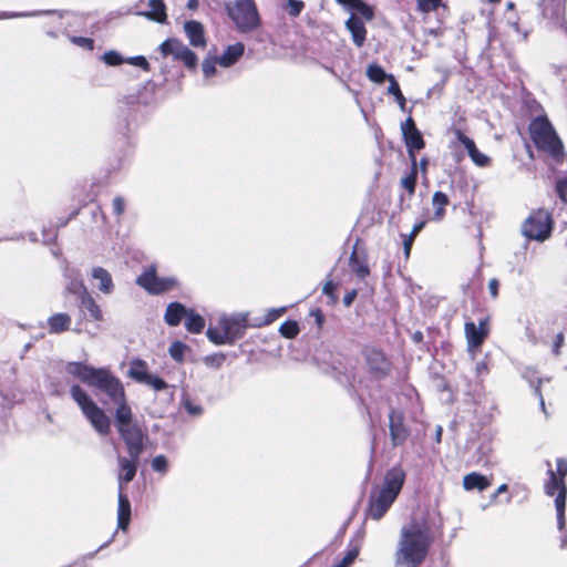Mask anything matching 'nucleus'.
Wrapping results in <instances>:
<instances>
[{"label": "nucleus", "mask_w": 567, "mask_h": 567, "mask_svg": "<svg viewBox=\"0 0 567 567\" xmlns=\"http://www.w3.org/2000/svg\"><path fill=\"white\" fill-rule=\"evenodd\" d=\"M423 227H424V223L423 221L414 225V227H413V229H412V231L410 234V237L414 238L421 231V229Z\"/></svg>", "instance_id": "obj_51"}, {"label": "nucleus", "mask_w": 567, "mask_h": 567, "mask_svg": "<svg viewBox=\"0 0 567 567\" xmlns=\"http://www.w3.org/2000/svg\"><path fill=\"white\" fill-rule=\"evenodd\" d=\"M560 547L561 548H567V536L561 539Z\"/></svg>", "instance_id": "obj_61"}, {"label": "nucleus", "mask_w": 567, "mask_h": 567, "mask_svg": "<svg viewBox=\"0 0 567 567\" xmlns=\"http://www.w3.org/2000/svg\"><path fill=\"white\" fill-rule=\"evenodd\" d=\"M198 7V0H188L187 8L190 10H195Z\"/></svg>", "instance_id": "obj_57"}, {"label": "nucleus", "mask_w": 567, "mask_h": 567, "mask_svg": "<svg viewBox=\"0 0 567 567\" xmlns=\"http://www.w3.org/2000/svg\"><path fill=\"white\" fill-rule=\"evenodd\" d=\"M333 290H334V286L331 281L327 282L323 287V292L326 295H329V296L332 295Z\"/></svg>", "instance_id": "obj_53"}, {"label": "nucleus", "mask_w": 567, "mask_h": 567, "mask_svg": "<svg viewBox=\"0 0 567 567\" xmlns=\"http://www.w3.org/2000/svg\"><path fill=\"white\" fill-rule=\"evenodd\" d=\"M163 56L172 55L173 59L182 61L188 69H195L197 65L196 54L189 50L181 40L168 39L159 45Z\"/></svg>", "instance_id": "obj_11"}, {"label": "nucleus", "mask_w": 567, "mask_h": 567, "mask_svg": "<svg viewBox=\"0 0 567 567\" xmlns=\"http://www.w3.org/2000/svg\"><path fill=\"white\" fill-rule=\"evenodd\" d=\"M336 1L342 6L353 8L357 0H336Z\"/></svg>", "instance_id": "obj_55"}, {"label": "nucleus", "mask_w": 567, "mask_h": 567, "mask_svg": "<svg viewBox=\"0 0 567 567\" xmlns=\"http://www.w3.org/2000/svg\"><path fill=\"white\" fill-rule=\"evenodd\" d=\"M137 284L150 293H162L172 290L178 286V281L173 278H159L156 276L155 268L150 267L138 278Z\"/></svg>", "instance_id": "obj_12"}, {"label": "nucleus", "mask_w": 567, "mask_h": 567, "mask_svg": "<svg viewBox=\"0 0 567 567\" xmlns=\"http://www.w3.org/2000/svg\"><path fill=\"white\" fill-rule=\"evenodd\" d=\"M455 137L457 142H460L463 147L467 151V154L471 161L478 167H487L491 164V157L484 153H482L477 147L475 142L466 136L462 131H455Z\"/></svg>", "instance_id": "obj_14"}, {"label": "nucleus", "mask_w": 567, "mask_h": 567, "mask_svg": "<svg viewBox=\"0 0 567 567\" xmlns=\"http://www.w3.org/2000/svg\"><path fill=\"white\" fill-rule=\"evenodd\" d=\"M143 441V435L141 434V442ZM142 451V444L140 445V451L136 455H132L130 452L131 460H127L125 457H118V465H120V473H118V484L122 488L123 483L131 482L135 474H136V467H137V458Z\"/></svg>", "instance_id": "obj_16"}, {"label": "nucleus", "mask_w": 567, "mask_h": 567, "mask_svg": "<svg viewBox=\"0 0 567 567\" xmlns=\"http://www.w3.org/2000/svg\"><path fill=\"white\" fill-rule=\"evenodd\" d=\"M507 492V485L506 484H502L497 491L495 492V494L493 495V499H495L499 494L502 493H505Z\"/></svg>", "instance_id": "obj_56"}, {"label": "nucleus", "mask_w": 567, "mask_h": 567, "mask_svg": "<svg viewBox=\"0 0 567 567\" xmlns=\"http://www.w3.org/2000/svg\"><path fill=\"white\" fill-rule=\"evenodd\" d=\"M390 431L393 443L401 444L406 437V431L402 425V416L399 413L390 414Z\"/></svg>", "instance_id": "obj_24"}, {"label": "nucleus", "mask_w": 567, "mask_h": 567, "mask_svg": "<svg viewBox=\"0 0 567 567\" xmlns=\"http://www.w3.org/2000/svg\"><path fill=\"white\" fill-rule=\"evenodd\" d=\"M70 393L96 433L100 435L109 434L111 431V420L89 393L79 385L71 386Z\"/></svg>", "instance_id": "obj_5"}, {"label": "nucleus", "mask_w": 567, "mask_h": 567, "mask_svg": "<svg viewBox=\"0 0 567 567\" xmlns=\"http://www.w3.org/2000/svg\"><path fill=\"white\" fill-rule=\"evenodd\" d=\"M355 9L361 16H363L367 20H371L373 18V11L372 9L363 3L360 0H357L353 8Z\"/></svg>", "instance_id": "obj_38"}, {"label": "nucleus", "mask_w": 567, "mask_h": 567, "mask_svg": "<svg viewBox=\"0 0 567 567\" xmlns=\"http://www.w3.org/2000/svg\"><path fill=\"white\" fill-rule=\"evenodd\" d=\"M248 315L244 312L221 316L219 318L220 328L209 327L207 329L208 339L215 344L233 343L240 338L247 328Z\"/></svg>", "instance_id": "obj_6"}, {"label": "nucleus", "mask_w": 567, "mask_h": 567, "mask_svg": "<svg viewBox=\"0 0 567 567\" xmlns=\"http://www.w3.org/2000/svg\"><path fill=\"white\" fill-rule=\"evenodd\" d=\"M395 100L398 101L399 106L401 107V110H404L406 102H405V97L403 96V94L400 93V95H395Z\"/></svg>", "instance_id": "obj_54"}, {"label": "nucleus", "mask_w": 567, "mask_h": 567, "mask_svg": "<svg viewBox=\"0 0 567 567\" xmlns=\"http://www.w3.org/2000/svg\"><path fill=\"white\" fill-rule=\"evenodd\" d=\"M402 135L408 147V152L411 158L412 164L416 165V157L414 152L420 151L424 147V141L416 128L414 121L412 117H409L404 123L401 124Z\"/></svg>", "instance_id": "obj_13"}, {"label": "nucleus", "mask_w": 567, "mask_h": 567, "mask_svg": "<svg viewBox=\"0 0 567 567\" xmlns=\"http://www.w3.org/2000/svg\"><path fill=\"white\" fill-rule=\"evenodd\" d=\"M440 0H417L420 10L430 12L437 8Z\"/></svg>", "instance_id": "obj_41"}, {"label": "nucleus", "mask_w": 567, "mask_h": 567, "mask_svg": "<svg viewBox=\"0 0 567 567\" xmlns=\"http://www.w3.org/2000/svg\"><path fill=\"white\" fill-rule=\"evenodd\" d=\"M128 377L138 383L151 386L155 391H162L167 388V383L158 375L152 374L148 371V365L141 359H135L130 362Z\"/></svg>", "instance_id": "obj_10"}, {"label": "nucleus", "mask_w": 567, "mask_h": 567, "mask_svg": "<svg viewBox=\"0 0 567 567\" xmlns=\"http://www.w3.org/2000/svg\"><path fill=\"white\" fill-rule=\"evenodd\" d=\"M529 133L535 145L559 162L564 157V146L553 125L545 116L536 117L529 125Z\"/></svg>", "instance_id": "obj_4"}, {"label": "nucleus", "mask_w": 567, "mask_h": 567, "mask_svg": "<svg viewBox=\"0 0 567 567\" xmlns=\"http://www.w3.org/2000/svg\"><path fill=\"white\" fill-rule=\"evenodd\" d=\"M464 330L470 350L480 348L488 334L486 320H482L478 326L474 322H466Z\"/></svg>", "instance_id": "obj_15"}, {"label": "nucleus", "mask_w": 567, "mask_h": 567, "mask_svg": "<svg viewBox=\"0 0 567 567\" xmlns=\"http://www.w3.org/2000/svg\"><path fill=\"white\" fill-rule=\"evenodd\" d=\"M415 183H416V165L414 166L412 164V171H411L410 175L402 178L401 184L410 193V195H412L415 189Z\"/></svg>", "instance_id": "obj_34"}, {"label": "nucleus", "mask_w": 567, "mask_h": 567, "mask_svg": "<svg viewBox=\"0 0 567 567\" xmlns=\"http://www.w3.org/2000/svg\"><path fill=\"white\" fill-rule=\"evenodd\" d=\"M557 193L563 202H566L567 179L559 181L556 185Z\"/></svg>", "instance_id": "obj_47"}, {"label": "nucleus", "mask_w": 567, "mask_h": 567, "mask_svg": "<svg viewBox=\"0 0 567 567\" xmlns=\"http://www.w3.org/2000/svg\"><path fill=\"white\" fill-rule=\"evenodd\" d=\"M218 64V59L216 58H207L203 62V73L205 78L214 76L217 72L216 65Z\"/></svg>", "instance_id": "obj_35"}, {"label": "nucleus", "mask_w": 567, "mask_h": 567, "mask_svg": "<svg viewBox=\"0 0 567 567\" xmlns=\"http://www.w3.org/2000/svg\"><path fill=\"white\" fill-rule=\"evenodd\" d=\"M65 371L94 389L104 392L115 404L117 431L127 445V451L136 455L141 445V430L132 424L133 413L126 401L124 386L109 369L93 368L79 362H69Z\"/></svg>", "instance_id": "obj_1"}, {"label": "nucleus", "mask_w": 567, "mask_h": 567, "mask_svg": "<svg viewBox=\"0 0 567 567\" xmlns=\"http://www.w3.org/2000/svg\"><path fill=\"white\" fill-rule=\"evenodd\" d=\"M433 543L430 525L423 518L412 519L400 529L394 553L398 567H419L427 557Z\"/></svg>", "instance_id": "obj_2"}, {"label": "nucleus", "mask_w": 567, "mask_h": 567, "mask_svg": "<svg viewBox=\"0 0 567 567\" xmlns=\"http://www.w3.org/2000/svg\"><path fill=\"white\" fill-rule=\"evenodd\" d=\"M152 467L156 472H163V473L166 472L167 461H166L165 456L157 455L156 457H154L152 461Z\"/></svg>", "instance_id": "obj_40"}, {"label": "nucleus", "mask_w": 567, "mask_h": 567, "mask_svg": "<svg viewBox=\"0 0 567 567\" xmlns=\"http://www.w3.org/2000/svg\"><path fill=\"white\" fill-rule=\"evenodd\" d=\"M279 331L284 337L291 339L299 333V327L296 321H285Z\"/></svg>", "instance_id": "obj_33"}, {"label": "nucleus", "mask_w": 567, "mask_h": 567, "mask_svg": "<svg viewBox=\"0 0 567 567\" xmlns=\"http://www.w3.org/2000/svg\"><path fill=\"white\" fill-rule=\"evenodd\" d=\"M20 16L21 14L3 12L0 14V19H11V18L20 17Z\"/></svg>", "instance_id": "obj_58"}, {"label": "nucleus", "mask_w": 567, "mask_h": 567, "mask_svg": "<svg viewBox=\"0 0 567 567\" xmlns=\"http://www.w3.org/2000/svg\"><path fill=\"white\" fill-rule=\"evenodd\" d=\"M187 410L192 414H198L200 412V409L198 406H193L190 404H187Z\"/></svg>", "instance_id": "obj_59"}, {"label": "nucleus", "mask_w": 567, "mask_h": 567, "mask_svg": "<svg viewBox=\"0 0 567 567\" xmlns=\"http://www.w3.org/2000/svg\"><path fill=\"white\" fill-rule=\"evenodd\" d=\"M551 233V219L548 212L538 209L534 212L523 225V234L538 241H544Z\"/></svg>", "instance_id": "obj_9"}, {"label": "nucleus", "mask_w": 567, "mask_h": 567, "mask_svg": "<svg viewBox=\"0 0 567 567\" xmlns=\"http://www.w3.org/2000/svg\"><path fill=\"white\" fill-rule=\"evenodd\" d=\"M489 2H498L499 0H488Z\"/></svg>", "instance_id": "obj_62"}, {"label": "nucleus", "mask_w": 567, "mask_h": 567, "mask_svg": "<svg viewBox=\"0 0 567 567\" xmlns=\"http://www.w3.org/2000/svg\"><path fill=\"white\" fill-rule=\"evenodd\" d=\"M113 210H114V214L116 216H121L124 210H125V200L123 197L121 196H116L114 199H113Z\"/></svg>", "instance_id": "obj_42"}, {"label": "nucleus", "mask_w": 567, "mask_h": 567, "mask_svg": "<svg viewBox=\"0 0 567 567\" xmlns=\"http://www.w3.org/2000/svg\"><path fill=\"white\" fill-rule=\"evenodd\" d=\"M348 30L351 32L352 40L355 45L361 47L365 41L367 30L363 22L352 14L346 22Z\"/></svg>", "instance_id": "obj_22"}, {"label": "nucleus", "mask_w": 567, "mask_h": 567, "mask_svg": "<svg viewBox=\"0 0 567 567\" xmlns=\"http://www.w3.org/2000/svg\"><path fill=\"white\" fill-rule=\"evenodd\" d=\"M488 289H489V292H491V296L493 298H497L498 296V280L493 278L489 280L488 282Z\"/></svg>", "instance_id": "obj_49"}, {"label": "nucleus", "mask_w": 567, "mask_h": 567, "mask_svg": "<svg viewBox=\"0 0 567 567\" xmlns=\"http://www.w3.org/2000/svg\"><path fill=\"white\" fill-rule=\"evenodd\" d=\"M290 13L298 16L303 7V3L298 0H289Z\"/></svg>", "instance_id": "obj_48"}, {"label": "nucleus", "mask_w": 567, "mask_h": 567, "mask_svg": "<svg viewBox=\"0 0 567 567\" xmlns=\"http://www.w3.org/2000/svg\"><path fill=\"white\" fill-rule=\"evenodd\" d=\"M244 44L239 42L228 45L224 53L219 58H217L218 64L223 68L231 66L241 58V55L244 54Z\"/></svg>", "instance_id": "obj_20"}, {"label": "nucleus", "mask_w": 567, "mask_h": 567, "mask_svg": "<svg viewBox=\"0 0 567 567\" xmlns=\"http://www.w3.org/2000/svg\"><path fill=\"white\" fill-rule=\"evenodd\" d=\"M185 327L192 333L200 332L205 327V320L193 310H187L185 316Z\"/></svg>", "instance_id": "obj_30"}, {"label": "nucleus", "mask_w": 567, "mask_h": 567, "mask_svg": "<svg viewBox=\"0 0 567 567\" xmlns=\"http://www.w3.org/2000/svg\"><path fill=\"white\" fill-rule=\"evenodd\" d=\"M405 482V472L401 466L390 468L375 486L369 501V515L374 520L381 519L396 499Z\"/></svg>", "instance_id": "obj_3"}, {"label": "nucleus", "mask_w": 567, "mask_h": 567, "mask_svg": "<svg viewBox=\"0 0 567 567\" xmlns=\"http://www.w3.org/2000/svg\"><path fill=\"white\" fill-rule=\"evenodd\" d=\"M224 360H225V357L223 354H215V355L206 357L204 359V362L207 365H213L215 368H219L223 364Z\"/></svg>", "instance_id": "obj_43"}, {"label": "nucleus", "mask_w": 567, "mask_h": 567, "mask_svg": "<svg viewBox=\"0 0 567 567\" xmlns=\"http://www.w3.org/2000/svg\"><path fill=\"white\" fill-rule=\"evenodd\" d=\"M226 9L239 30L250 31L258 27L259 16L254 0H230Z\"/></svg>", "instance_id": "obj_8"}, {"label": "nucleus", "mask_w": 567, "mask_h": 567, "mask_svg": "<svg viewBox=\"0 0 567 567\" xmlns=\"http://www.w3.org/2000/svg\"><path fill=\"white\" fill-rule=\"evenodd\" d=\"M131 519V504L122 488L118 487L117 526L125 530Z\"/></svg>", "instance_id": "obj_19"}, {"label": "nucleus", "mask_w": 567, "mask_h": 567, "mask_svg": "<svg viewBox=\"0 0 567 567\" xmlns=\"http://www.w3.org/2000/svg\"><path fill=\"white\" fill-rule=\"evenodd\" d=\"M561 342H563V336H561V334H559V336H558V340H557V342H556V349H558V348L560 347Z\"/></svg>", "instance_id": "obj_60"}, {"label": "nucleus", "mask_w": 567, "mask_h": 567, "mask_svg": "<svg viewBox=\"0 0 567 567\" xmlns=\"http://www.w3.org/2000/svg\"><path fill=\"white\" fill-rule=\"evenodd\" d=\"M491 486V481L476 472H472L463 477V487L466 491H484Z\"/></svg>", "instance_id": "obj_23"}, {"label": "nucleus", "mask_w": 567, "mask_h": 567, "mask_svg": "<svg viewBox=\"0 0 567 567\" xmlns=\"http://www.w3.org/2000/svg\"><path fill=\"white\" fill-rule=\"evenodd\" d=\"M286 310H287L286 307H280V308L269 310L268 313L266 315V318H265L262 324H269L272 321L277 320L279 317H281L286 312Z\"/></svg>", "instance_id": "obj_39"}, {"label": "nucleus", "mask_w": 567, "mask_h": 567, "mask_svg": "<svg viewBox=\"0 0 567 567\" xmlns=\"http://www.w3.org/2000/svg\"><path fill=\"white\" fill-rule=\"evenodd\" d=\"M71 323V318L65 313H56L49 318V329L53 333H59L68 330Z\"/></svg>", "instance_id": "obj_28"}, {"label": "nucleus", "mask_w": 567, "mask_h": 567, "mask_svg": "<svg viewBox=\"0 0 567 567\" xmlns=\"http://www.w3.org/2000/svg\"><path fill=\"white\" fill-rule=\"evenodd\" d=\"M184 31L190 45L195 48H204L206 45V39L204 35V27L200 22L190 20L184 23Z\"/></svg>", "instance_id": "obj_17"}, {"label": "nucleus", "mask_w": 567, "mask_h": 567, "mask_svg": "<svg viewBox=\"0 0 567 567\" xmlns=\"http://www.w3.org/2000/svg\"><path fill=\"white\" fill-rule=\"evenodd\" d=\"M357 297V291L355 290H351L349 291L344 297H343V303L344 306L349 307L353 300L355 299Z\"/></svg>", "instance_id": "obj_50"}, {"label": "nucleus", "mask_w": 567, "mask_h": 567, "mask_svg": "<svg viewBox=\"0 0 567 567\" xmlns=\"http://www.w3.org/2000/svg\"><path fill=\"white\" fill-rule=\"evenodd\" d=\"M92 279L94 285L105 295H110L113 291V281L110 272L104 268L96 267L92 269Z\"/></svg>", "instance_id": "obj_21"}, {"label": "nucleus", "mask_w": 567, "mask_h": 567, "mask_svg": "<svg viewBox=\"0 0 567 567\" xmlns=\"http://www.w3.org/2000/svg\"><path fill=\"white\" fill-rule=\"evenodd\" d=\"M367 75L372 82L381 84L384 80H388L390 74H386L381 66L373 64L369 65Z\"/></svg>", "instance_id": "obj_31"}, {"label": "nucleus", "mask_w": 567, "mask_h": 567, "mask_svg": "<svg viewBox=\"0 0 567 567\" xmlns=\"http://www.w3.org/2000/svg\"><path fill=\"white\" fill-rule=\"evenodd\" d=\"M150 11L142 13L144 17L164 23L166 21V10L163 0H148Z\"/></svg>", "instance_id": "obj_25"}, {"label": "nucleus", "mask_w": 567, "mask_h": 567, "mask_svg": "<svg viewBox=\"0 0 567 567\" xmlns=\"http://www.w3.org/2000/svg\"><path fill=\"white\" fill-rule=\"evenodd\" d=\"M103 61L111 66L120 65L124 62L123 58L115 51H109L104 53Z\"/></svg>", "instance_id": "obj_37"}, {"label": "nucleus", "mask_w": 567, "mask_h": 567, "mask_svg": "<svg viewBox=\"0 0 567 567\" xmlns=\"http://www.w3.org/2000/svg\"><path fill=\"white\" fill-rule=\"evenodd\" d=\"M75 291L83 295L81 302L83 311L86 312L91 319L101 321L103 319L102 311L94 299L86 292V288L80 284Z\"/></svg>", "instance_id": "obj_18"}, {"label": "nucleus", "mask_w": 567, "mask_h": 567, "mask_svg": "<svg viewBox=\"0 0 567 567\" xmlns=\"http://www.w3.org/2000/svg\"><path fill=\"white\" fill-rule=\"evenodd\" d=\"M548 474L549 481L545 485V492L549 496H554L557 493L555 498V507L557 512L558 528L561 530L565 526V506L567 494L565 477L567 475V460L558 458L556 462V471L550 468Z\"/></svg>", "instance_id": "obj_7"}, {"label": "nucleus", "mask_w": 567, "mask_h": 567, "mask_svg": "<svg viewBox=\"0 0 567 567\" xmlns=\"http://www.w3.org/2000/svg\"><path fill=\"white\" fill-rule=\"evenodd\" d=\"M350 268L360 279L365 278L370 272L365 259L360 258L355 249L350 256Z\"/></svg>", "instance_id": "obj_27"}, {"label": "nucleus", "mask_w": 567, "mask_h": 567, "mask_svg": "<svg viewBox=\"0 0 567 567\" xmlns=\"http://www.w3.org/2000/svg\"><path fill=\"white\" fill-rule=\"evenodd\" d=\"M388 80L390 82V85H389V89H388V92L392 95H400L401 93V90H400V86L398 84V82L395 81L394 76L392 74H390L388 76Z\"/></svg>", "instance_id": "obj_46"}, {"label": "nucleus", "mask_w": 567, "mask_h": 567, "mask_svg": "<svg viewBox=\"0 0 567 567\" xmlns=\"http://www.w3.org/2000/svg\"><path fill=\"white\" fill-rule=\"evenodd\" d=\"M186 350H187L186 344H184L183 342H179V341H175L171 344L168 352H169V355L174 360L182 362L184 360Z\"/></svg>", "instance_id": "obj_32"}, {"label": "nucleus", "mask_w": 567, "mask_h": 567, "mask_svg": "<svg viewBox=\"0 0 567 567\" xmlns=\"http://www.w3.org/2000/svg\"><path fill=\"white\" fill-rule=\"evenodd\" d=\"M72 42L79 47L92 50L93 49V40L90 38L83 37H74L72 38Z\"/></svg>", "instance_id": "obj_44"}, {"label": "nucleus", "mask_w": 567, "mask_h": 567, "mask_svg": "<svg viewBox=\"0 0 567 567\" xmlns=\"http://www.w3.org/2000/svg\"><path fill=\"white\" fill-rule=\"evenodd\" d=\"M359 555V547H352L346 554L341 561L336 564L333 567H350Z\"/></svg>", "instance_id": "obj_36"}, {"label": "nucleus", "mask_w": 567, "mask_h": 567, "mask_svg": "<svg viewBox=\"0 0 567 567\" xmlns=\"http://www.w3.org/2000/svg\"><path fill=\"white\" fill-rule=\"evenodd\" d=\"M449 205V197L442 193L436 192L432 197V206L434 208L433 218L436 220H441L445 214V207Z\"/></svg>", "instance_id": "obj_29"}, {"label": "nucleus", "mask_w": 567, "mask_h": 567, "mask_svg": "<svg viewBox=\"0 0 567 567\" xmlns=\"http://www.w3.org/2000/svg\"><path fill=\"white\" fill-rule=\"evenodd\" d=\"M186 312L187 309L183 305L178 302H173L168 305L166 309L165 321L169 326H177L181 322L182 318L186 316Z\"/></svg>", "instance_id": "obj_26"}, {"label": "nucleus", "mask_w": 567, "mask_h": 567, "mask_svg": "<svg viewBox=\"0 0 567 567\" xmlns=\"http://www.w3.org/2000/svg\"><path fill=\"white\" fill-rule=\"evenodd\" d=\"M413 239H414V238H412V237H410V236H409V238H406V239L404 240V250H405V255H406V256H409V254H410V249H411V246H412V241H413Z\"/></svg>", "instance_id": "obj_52"}, {"label": "nucleus", "mask_w": 567, "mask_h": 567, "mask_svg": "<svg viewBox=\"0 0 567 567\" xmlns=\"http://www.w3.org/2000/svg\"><path fill=\"white\" fill-rule=\"evenodd\" d=\"M127 62L130 64L140 66V68H142L144 70H148V68H150V64H148L147 60L144 56H141V55L140 56L130 58L127 60Z\"/></svg>", "instance_id": "obj_45"}]
</instances>
